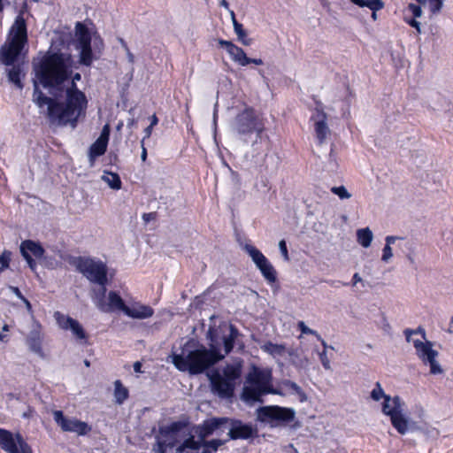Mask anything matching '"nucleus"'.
<instances>
[{
	"label": "nucleus",
	"instance_id": "obj_28",
	"mask_svg": "<svg viewBox=\"0 0 453 453\" xmlns=\"http://www.w3.org/2000/svg\"><path fill=\"white\" fill-rule=\"evenodd\" d=\"M101 179L112 189L119 190L121 188V180L118 173L104 171Z\"/></svg>",
	"mask_w": 453,
	"mask_h": 453
},
{
	"label": "nucleus",
	"instance_id": "obj_30",
	"mask_svg": "<svg viewBox=\"0 0 453 453\" xmlns=\"http://www.w3.org/2000/svg\"><path fill=\"white\" fill-rule=\"evenodd\" d=\"M402 239H403L402 237L395 236V235H388L385 238L386 244H385V247L383 248L382 257H381V260L383 262L387 263L392 258L393 251H392L391 245L394 244L397 240H402Z\"/></svg>",
	"mask_w": 453,
	"mask_h": 453
},
{
	"label": "nucleus",
	"instance_id": "obj_21",
	"mask_svg": "<svg viewBox=\"0 0 453 453\" xmlns=\"http://www.w3.org/2000/svg\"><path fill=\"white\" fill-rule=\"evenodd\" d=\"M124 314L134 319H146L153 316L154 310L150 305L132 301L127 304Z\"/></svg>",
	"mask_w": 453,
	"mask_h": 453
},
{
	"label": "nucleus",
	"instance_id": "obj_40",
	"mask_svg": "<svg viewBox=\"0 0 453 453\" xmlns=\"http://www.w3.org/2000/svg\"><path fill=\"white\" fill-rule=\"evenodd\" d=\"M319 359H320V362H321L323 367L326 370L331 369L330 359L327 357V353H326V349H323V351L319 353Z\"/></svg>",
	"mask_w": 453,
	"mask_h": 453
},
{
	"label": "nucleus",
	"instance_id": "obj_34",
	"mask_svg": "<svg viewBox=\"0 0 453 453\" xmlns=\"http://www.w3.org/2000/svg\"><path fill=\"white\" fill-rule=\"evenodd\" d=\"M424 7H427L433 14H437L442 8L443 0H417Z\"/></svg>",
	"mask_w": 453,
	"mask_h": 453
},
{
	"label": "nucleus",
	"instance_id": "obj_11",
	"mask_svg": "<svg viewBox=\"0 0 453 453\" xmlns=\"http://www.w3.org/2000/svg\"><path fill=\"white\" fill-rule=\"evenodd\" d=\"M233 128L240 135L256 133L257 137L259 138L265 130V125L252 108L246 107L235 117Z\"/></svg>",
	"mask_w": 453,
	"mask_h": 453
},
{
	"label": "nucleus",
	"instance_id": "obj_18",
	"mask_svg": "<svg viewBox=\"0 0 453 453\" xmlns=\"http://www.w3.org/2000/svg\"><path fill=\"white\" fill-rule=\"evenodd\" d=\"M55 318L58 326L65 330H71L73 334L81 341H86L87 334L82 327V326L76 319L61 314L57 311L55 313Z\"/></svg>",
	"mask_w": 453,
	"mask_h": 453
},
{
	"label": "nucleus",
	"instance_id": "obj_38",
	"mask_svg": "<svg viewBox=\"0 0 453 453\" xmlns=\"http://www.w3.org/2000/svg\"><path fill=\"white\" fill-rule=\"evenodd\" d=\"M297 326L302 334H312L315 335L318 339H320V335L318 334V332L308 327L303 321H299Z\"/></svg>",
	"mask_w": 453,
	"mask_h": 453
},
{
	"label": "nucleus",
	"instance_id": "obj_4",
	"mask_svg": "<svg viewBox=\"0 0 453 453\" xmlns=\"http://www.w3.org/2000/svg\"><path fill=\"white\" fill-rule=\"evenodd\" d=\"M73 43L79 53V63L86 66H90L94 60L100 58L104 46L100 35L81 22L75 25Z\"/></svg>",
	"mask_w": 453,
	"mask_h": 453
},
{
	"label": "nucleus",
	"instance_id": "obj_36",
	"mask_svg": "<svg viewBox=\"0 0 453 453\" xmlns=\"http://www.w3.org/2000/svg\"><path fill=\"white\" fill-rule=\"evenodd\" d=\"M331 191L338 196L341 199H349L351 197L350 193L347 190L344 186L333 187Z\"/></svg>",
	"mask_w": 453,
	"mask_h": 453
},
{
	"label": "nucleus",
	"instance_id": "obj_26",
	"mask_svg": "<svg viewBox=\"0 0 453 453\" xmlns=\"http://www.w3.org/2000/svg\"><path fill=\"white\" fill-rule=\"evenodd\" d=\"M202 447V441L195 440L194 435L188 434L187 438L184 439V441L179 444L176 449V453H185L186 450L191 449V450H198Z\"/></svg>",
	"mask_w": 453,
	"mask_h": 453
},
{
	"label": "nucleus",
	"instance_id": "obj_25",
	"mask_svg": "<svg viewBox=\"0 0 453 453\" xmlns=\"http://www.w3.org/2000/svg\"><path fill=\"white\" fill-rule=\"evenodd\" d=\"M27 342L32 351L37 354H42V335H41V326L37 323L33 325V328L31 329Z\"/></svg>",
	"mask_w": 453,
	"mask_h": 453
},
{
	"label": "nucleus",
	"instance_id": "obj_7",
	"mask_svg": "<svg viewBox=\"0 0 453 453\" xmlns=\"http://www.w3.org/2000/svg\"><path fill=\"white\" fill-rule=\"evenodd\" d=\"M242 370V361L227 364L221 371L214 370L209 375L212 393L220 398L232 397Z\"/></svg>",
	"mask_w": 453,
	"mask_h": 453
},
{
	"label": "nucleus",
	"instance_id": "obj_56",
	"mask_svg": "<svg viewBox=\"0 0 453 453\" xmlns=\"http://www.w3.org/2000/svg\"><path fill=\"white\" fill-rule=\"evenodd\" d=\"M119 41L121 47L125 50V51L129 50L127 42L122 38H119Z\"/></svg>",
	"mask_w": 453,
	"mask_h": 453
},
{
	"label": "nucleus",
	"instance_id": "obj_17",
	"mask_svg": "<svg viewBox=\"0 0 453 453\" xmlns=\"http://www.w3.org/2000/svg\"><path fill=\"white\" fill-rule=\"evenodd\" d=\"M20 252L27 262L30 269L35 271L36 262L33 259V257L41 258L43 256L44 250L39 243L27 240L21 242Z\"/></svg>",
	"mask_w": 453,
	"mask_h": 453
},
{
	"label": "nucleus",
	"instance_id": "obj_20",
	"mask_svg": "<svg viewBox=\"0 0 453 453\" xmlns=\"http://www.w3.org/2000/svg\"><path fill=\"white\" fill-rule=\"evenodd\" d=\"M21 442L26 443L19 434L12 435V433L0 429V447L8 453H23Z\"/></svg>",
	"mask_w": 453,
	"mask_h": 453
},
{
	"label": "nucleus",
	"instance_id": "obj_15",
	"mask_svg": "<svg viewBox=\"0 0 453 453\" xmlns=\"http://www.w3.org/2000/svg\"><path fill=\"white\" fill-rule=\"evenodd\" d=\"M52 414L54 421L64 432L74 433L79 436H83L91 431V426L87 422L75 418H67L61 411H54Z\"/></svg>",
	"mask_w": 453,
	"mask_h": 453
},
{
	"label": "nucleus",
	"instance_id": "obj_29",
	"mask_svg": "<svg viewBox=\"0 0 453 453\" xmlns=\"http://www.w3.org/2000/svg\"><path fill=\"white\" fill-rule=\"evenodd\" d=\"M357 239L362 247L368 248L372 242L373 234L369 227L361 228L357 231Z\"/></svg>",
	"mask_w": 453,
	"mask_h": 453
},
{
	"label": "nucleus",
	"instance_id": "obj_1",
	"mask_svg": "<svg viewBox=\"0 0 453 453\" xmlns=\"http://www.w3.org/2000/svg\"><path fill=\"white\" fill-rule=\"evenodd\" d=\"M75 68L76 62L68 52H48L34 65L36 79L52 97L35 84L33 101L51 123L75 127L79 119L86 115L88 101L76 86L81 76L73 73Z\"/></svg>",
	"mask_w": 453,
	"mask_h": 453
},
{
	"label": "nucleus",
	"instance_id": "obj_60",
	"mask_svg": "<svg viewBox=\"0 0 453 453\" xmlns=\"http://www.w3.org/2000/svg\"><path fill=\"white\" fill-rule=\"evenodd\" d=\"M221 4H222L223 6H225L226 8H227V7H228V4H227V3H226V0H222Z\"/></svg>",
	"mask_w": 453,
	"mask_h": 453
},
{
	"label": "nucleus",
	"instance_id": "obj_48",
	"mask_svg": "<svg viewBox=\"0 0 453 453\" xmlns=\"http://www.w3.org/2000/svg\"><path fill=\"white\" fill-rule=\"evenodd\" d=\"M361 281H362V278L360 277V275L357 273H355L352 277V285L356 286L358 282H361Z\"/></svg>",
	"mask_w": 453,
	"mask_h": 453
},
{
	"label": "nucleus",
	"instance_id": "obj_62",
	"mask_svg": "<svg viewBox=\"0 0 453 453\" xmlns=\"http://www.w3.org/2000/svg\"><path fill=\"white\" fill-rule=\"evenodd\" d=\"M150 216V214H143V216H142V217H143V219H144L145 220H148Z\"/></svg>",
	"mask_w": 453,
	"mask_h": 453
},
{
	"label": "nucleus",
	"instance_id": "obj_16",
	"mask_svg": "<svg viewBox=\"0 0 453 453\" xmlns=\"http://www.w3.org/2000/svg\"><path fill=\"white\" fill-rule=\"evenodd\" d=\"M111 128L109 124H105L103 127L101 134L99 137L96 140L94 143L89 148L88 150V159L90 165L93 166L96 157L104 155L107 150V145L109 142Z\"/></svg>",
	"mask_w": 453,
	"mask_h": 453
},
{
	"label": "nucleus",
	"instance_id": "obj_64",
	"mask_svg": "<svg viewBox=\"0 0 453 453\" xmlns=\"http://www.w3.org/2000/svg\"><path fill=\"white\" fill-rule=\"evenodd\" d=\"M449 325H450L451 326H453V317H452V318H451V319H450Z\"/></svg>",
	"mask_w": 453,
	"mask_h": 453
},
{
	"label": "nucleus",
	"instance_id": "obj_45",
	"mask_svg": "<svg viewBox=\"0 0 453 453\" xmlns=\"http://www.w3.org/2000/svg\"><path fill=\"white\" fill-rule=\"evenodd\" d=\"M9 289L20 300L24 299V296L17 287L10 286Z\"/></svg>",
	"mask_w": 453,
	"mask_h": 453
},
{
	"label": "nucleus",
	"instance_id": "obj_9",
	"mask_svg": "<svg viewBox=\"0 0 453 453\" xmlns=\"http://www.w3.org/2000/svg\"><path fill=\"white\" fill-rule=\"evenodd\" d=\"M186 424L182 421H175L168 426L159 428L152 451L166 452L167 449L177 447L180 439L185 434Z\"/></svg>",
	"mask_w": 453,
	"mask_h": 453
},
{
	"label": "nucleus",
	"instance_id": "obj_52",
	"mask_svg": "<svg viewBox=\"0 0 453 453\" xmlns=\"http://www.w3.org/2000/svg\"><path fill=\"white\" fill-rule=\"evenodd\" d=\"M20 447L23 453H32L31 449L27 443L21 442Z\"/></svg>",
	"mask_w": 453,
	"mask_h": 453
},
{
	"label": "nucleus",
	"instance_id": "obj_13",
	"mask_svg": "<svg viewBox=\"0 0 453 453\" xmlns=\"http://www.w3.org/2000/svg\"><path fill=\"white\" fill-rule=\"evenodd\" d=\"M243 250L250 257L265 280L269 284L274 283L277 280V273L265 256L251 244H245Z\"/></svg>",
	"mask_w": 453,
	"mask_h": 453
},
{
	"label": "nucleus",
	"instance_id": "obj_23",
	"mask_svg": "<svg viewBox=\"0 0 453 453\" xmlns=\"http://www.w3.org/2000/svg\"><path fill=\"white\" fill-rule=\"evenodd\" d=\"M218 42L221 47L225 48L232 61L241 66L248 65V57L242 48L234 44L230 41H226L223 39H219Z\"/></svg>",
	"mask_w": 453,
	"mask_h": 453
},
{
	"label": "nucleus",
	"instance_id": "obj_55",
	"mask_svg": "<svg viewBox=\"0 0 453 453\" xmlns=\"http://www.w3.org/2000/svg\"><path fill=\"white\" fill-rule=\"evenodd\" d=\"M142 364L140 362H135L134 364V370L135 372H141Z\"/></svg>",
	"mask_w": 453,
	"mask_h": 453
},
{
	"label": "nucleus",
	"instance_id": "obj_27",
	"mask_svg": "<svg viewBox=\"0 0 453 453\" xmlns=\"http://www.w3.org/2000/svg\"><path fill=\"white\" fill-rule=\"evenodd\" d=\"M260 348L264 352L268 353L273 357H283L286 353V347L284 344L273 343L272 342H265Z\"/></svg>",
	"mask_w": 453,
	"mask_h": 453
},
{
	"label": "nucleus",
	"instance_id": "obj_37",
	"mask_svg": "<svg viewBox=\"0 0 453 453\" xmlns=\"http://www.w3.org/2000/svg\"><path fill=\"white\" fill-rule=\"evenodd\" d=\"M202 441L206 445V447L210 448L212 450V452L217 451V449L226 442V441H222L219 439H213L211 441L203 440Z\"/></svg>",
	"mask_w": 453,
	"mask_h": 453
},
{
	"label": "nucleus",
	"instance_id": "obj_39",
	"mask_svg": "<svg viewBox=\"0 0 453 453\" xmlns=\"http://www.w3.org/2000/svg\"><path fill=\"white\" fill-rule=\"evenodd\" d=\"M11 257H12V252L9 250H4L0 255V264H1L2 267L5 268V269L9 267Z\"/></svg>",
	"mask_w": 453,
	"mask_h": 453
},
{
	"label": "nucleus",
	"instance_id": "obj_50",
	"mask_svg": "<svg viewBox=\"0 0 453 453\" xmlns=\"http://www.w3.org/2000/svg\"><path fill=\"white\" fill-rule=\"evenodd\" d=\"M21 301L25 303L27 311L29 313H33L32 305H31L30 302L25 296H24V299H22Z\"/></svg>",
	"mask_w": 453,
	"mask_h": 453
},
{
	"label": "nucleus",
	"instance_id": "obj_35",
	"mask_svg": "<svg viewBox=\"0 0 453 453\" xmlns=\"http://www.w3.org/2000/svg\"><path fill=\"white\" fill-rule=\"evenodd\" d=\"M232 15H233L234 29L235 34L238 36L239 41H241L242 43L246 45V46L250 45V40L247 39V35H246V32L244 31V29L242 27V25L236 21V19L234 17V13L233 12H232Z\"/></svg>",
	"mask_w": 453,
	"mask_h": 453
},
{
	"label": "nucleus",
	"instance_id": "obj_12",
	"mask_svg": "<svg viewBox=\"0 0 453 453\" xmlns=\"http://www.w3.org/2000/svg\"><path fill=\"white\" fill-rule=\"evenodd\" d=\"M91 298L96 308L103 312H125L127 304L122 297L116 291H110L106 295V286L93 288Z\"/></svg>",
	"mask_w": 453,
	"mask_h": 453
},
{
	"label": "nucleus",
	"instance_id": "obj_8",
	"mask_svg": "<svg viewBox=\"0 0 453 453\" xmlns=\"http://www.w3.org/2000/svg\"><path fill=\"white\" fill-rule=\"evenodd\" d=\"M422 337L426 340V333L423 330ZM418 330H411L406 329L404 331L406 340L408 342H411L416 350V355L422 361L425 365H429L430 373L433 375L441 374L443 372V369L441 365L437 361V357L439 353L437 350L434 349L433 343L429 341H421L418 339H413L411 337L412 334H416Z\"/></svg>",
	"mask_w": 453,
	"mask_h": 453
},
{
	"label": "nucleus",
	"instance_id": "obj_57",
	"mask_svg": "<svg viewBox=\"0 0 453 453\" xmlns=\"http://www.w3.org/2000/svg\"><path fill=\"white\" fill-rule=\"evenodd\" d=\"M202 446L203 448L202 453H212V450L210 448L206 447V445L203 441Z\"/></svg>",
	"mask_w": 453,
	"mask_h": 453
},
{
	"label": "nucleus",
	"instance_id": "obj_41",
	"mask_svg": "<svg viewBox=\"0 0 453 453\" xmlns=\"http://www.w3.org/2000/svg\"><path fill=\"white\" fill-rule=\"evenodd\" d=\"M279 249H280V253L283 256L284 259L286 261H288L289 260L288 252L286 242L284 240L280 241Z\"/></svg>",
	"mask_w": 453,
	"mask_h": 453
},
{
	"label": "nucleus",
	"instance_id": "obj_24",
	"mask_svg": "<svg viewBox=\"0 0 453 453\" xmlns=\"http://www.w3.org/2000/svg\"><path fill=\"white\" fill-rule=\"evenodd\" d=\"M227 418H211L204 420L201 425L196 427V434L201 441L213 434L222 425L227 423Z\"/></svg>",
	"mask_w": 453,
	"mask_h": 453
},
{
	"label": "nucleus",
	"instance_id": "obj_63",
	"mask_svg": "<svg viewBox=\"0 0 453 453\" xmlns=\"http://www.w3.org/2000/svg\"><path fill=\"white\" fill-rule=\"evenodd\" d=\"M4 9L3 0H0V12Z\"/></svg>",
	"mask_w": 453,
	"mask_h": 453
},
{
	"label": "nucleus",
	"instance_id": "obj_53",
	"mask_svg": "<svg viewBox=\"0 0 453 453\" xmlns=\"http://www.w3.org/2000/svg\"><path fill=\"white\" fill-rule=\"evenodd\" d=\"M287 384L290 387V388H292L296 392H298L300 390V387L295 382L288 381Z\"/></svg>",
	"mask_w": 453,
	"mask_h": 453
},
{
	"label": "nucleus",
	"instance_id": "obj_6",
	"mask_svg": "<svg viewBox=\"0 0 453 453\" xmlns=\"http://www.w3.org/2000/svg\"><path fill=\"white\" fill-rule=\"evenodd\" d=\"M27 42V32L25 19L18 15L11 27L7 40L0 50V62L5 65H12Z\"/></svg>",
	"mask_w": 453,
	"mask_h": 453
},
{
	"label": "nucleus",
	"instance_id": "obj_19",
	"mask_svg": "<svg viewBox=\"0 0 453 453\" xmlns=\"http://www.w3.org/2000/svg\"><path fill=\"white\" fill-rule=\"evenodd\" d=\"M311 120L314 122L316 138L319 143L322 144L330 132L326 124V114L322 109L317 107L311 116Z\"/></svg>",
	"mask_w": 453,
	"mask_h": 453
},
{
	"label": "nucleus",
	"instance_id": "obj_51",
	"mask_svg": "<svg viewBox=\"0 0 453 453\" xmlns=\"http://www.w3.org/2000/svg\"><path fill=\"white\" fill-rule=\"evenodd\" d=\"M126 53H127V58L128 62L130 64H134V54L130 51V50H126Z\"/></svg>",
	"mask_w": 453,
	"mask_h": 453
},
{
	"label": "nucleus",
	"instance_id": "obj_58",
	"mask_svg": "<svg viewBox=\"0 0 453 453\" xmlns=\"http://www.w3.org/2000/svg\"><path fill=\"white\" fill-rule=\"evenodd\" d=\"M157 122H158L157 118L156 117V115H153L151 117V123H150L151 127L156 126L157 124Z\"/></svg>",
	"mask_w": 453,
	"mask_h": 453
},
{
	"label": "nucleus",
	"instance_id": "obj_2",
	"mask_svg": "<svg viewBox=\"0 0 453 453\" xmlns=\"http://www.w3.org/2000/svg\"><path fill=\"white\" fill-rule=\"evenodd\" d=\"M239 333L234 326H229V334L224 336V354H220L217 347L211 343L207 349L203 345L194 348V343L187 342L180 352H173L171 356L174 366L180 372H188L195 375L203 373L206 369L222 360L234 348V342Z\"/></svg>",
	"mask_w": 453,
	"mask_h": 453
},
{
	"label": "nucleus",
	"instance_id": "obj_47",
	"mask_svg": "<svg viewBox=\"0 0 453 453\" xmlns=\"http://www.w3.org/2000/svg\"><path fill=\"white\" fill-rule=\"evenodd\" d=\"M255 64L257 65H263V60L261 58H248V65Z\"/></svg>",
	"mask_w": 453,
	"mask_h": 453
},
{
	"label": "nucleus",
	"instance_id": "obj_49",
	"mask_svg": "<svg viewBox=\"0 0 453 453\" xmlns=\"http://www.w3.org/2000/svg\"><path fill=\"white\" fill-rule=\"evenodd\" d=\"M34 412L35 411L32 408L28 407L27 411L22 414V417L25 418H29L33 416Z\"/></svg>",
	"mask_w": 453,
	"mask_h": 453
},
{
	"label": "nucleus",
	"instance_id": "obj_59",
	"mask_svg": "<svg viewBox=\"0 0 453 453\" xmlns=\"http://www.w3.org/2000/svg\"><path fill=\"white\" fill-rule=\"evenodd\" d=\"M319 340L322 342V345L324 347V349L326 350L328 348H330L331 349H334V348L332 346H328L324 340H322L321 338Z\"/></svg>",
	"mask_w": 453,
	"mask_h": 453
},
{
	"label": "nucleus",
	"instance_id": "obj_31",
	"mask_svg": "<svg viewBox=\"0 0 453 453\" xmlns=\"http://www.w3.org/2000/svg\"><path fill=\"white\" fill-rule=\"evenodd\" d=\"M128 397V389L123 386L120 380L114 382V399L118 404H122Z\"/></svg>",
	"mask_w": 453,
	"mask_h": 453
},
{
	"label": "nucleus",
	"instance_id": "obj_42",
	"mask_svg": "<svg viewBox=\"0 0 453 453\" xmlns=\"http://www.w3.org/2000/svg\"><path fill=\"white\" fill-rule=\"evenodd\" d=\"M409 10L412 12V14L415 18H418L422 14L420 6H418L417 4H409Z\"/></svg>",
	"mask_w": 453,
	"mask_h": 453
},
{
	"label": "nucleus",
	"instance_id": "obj_5",
	"mask_svg": "<svg viewBox=\"0 0 453 453\" xmlns=\"http://www.w3.org/2000/svg\"><path fill=\"white\" fill-rule=\"evenodd\" d=\"M277 393L273 388L272 370L252 365L246 376V384L242 394V399L245 402H259L262 395Z\"/></svg>",
	"mask_w": 453,
	"mask_h": 453
},
{
	"label": "nucleus",
	"instance_id": "obj_43",
	"mask_svg": "<svg viewBox=\"0 0 453 453\" xmlns=\"http://www.w3.org/2000/svg\"><path fill=\"white\" fill-rule=\"evenodd\" d=\"M405 21L412 27L416 28L418 34L421 33L420 23L415 19H405Z\"/></svg>",
	"mask_w": 453,
	"mask_h": 453
},
{
	"label": "nucleus",
	"instance_id": "obj_22",
	"mask_svg": "<svg viewBox=\"0 0 453 453\" xmlns=\"http://www.w3.org/2000/svg\"><path fill=\"white\" fill-rule=\"evenodd\" d=\"M257 434V429L250 424H244L241 420H231V428L228 436L231 440H246Z\"/></svg>",
	"mask_w": 453,
	"mask_h": 453
},
{
	"label": "nucleus",
	"instance_id": "obj_46",
	"mask_svg": "<svg viewBox=\"0 0 453 453\" xmlns=\"http://www.w3.org/2000/svg\"><path fill=\"white\" fill-rule=\"evenodd\" d=\"M141 159L142 162H145L147 159V150L144 146V139L142 140V153H141Z\"/></svg>",
	"mask_w": 453,
	"mask_h": 453
},
{
	"label": "nucleus",
	"instance_id": "obj_32",
	"mask_svg": "<svg viewBox=\"0 0 453 453\" xmlns=\"http://www.w3.org/2000/svg\"><path fill=\"white\" fill-rule=\"evenodd\" d=\"M353 4L359 7H367L371 11H380L384 7L382 0H350Z\"/></svg>",
	"mask_w": 453,
	"mask_h": 453
},
{
	"label": "nucleus",
	"instance_id": "obj_14",
	"mask_svg": "<svg viewBox=\"0 0 453 453\" xmlns=\"http://www.w3.org/2000/svg\"><path fill=\"white\" fill-rule=\"evenodd\" d=\"M295 418L292 409L277 405L264 406L257 410V418L260 422L273 423L275 421L289 422Z\"/></svg>",
	"mask_w": 453,
	"mask_h": 453
},
{
	"label": "nucleus",
	"instance_id": "obj_44",
	"mask_svg": "<svg viewBox=\"0 0 453 453\" xmlns=\"http://www.w3.org/2000/svg\"><path fill=\"white\" fill-rule=\"evenodd\" d=\"M217 121H218V103H216L214 105L213 117H212L214 132H216V130H217Z\"/></svg>",
	"mask_w": 453,
	"mask_h": 453
},
{
	"label": "nucleus",
	"instance_id": "obj_33",
	"mask_svg": "<svg viewBox=\"0 0 453 453\" xmlns=\"http://www.w3.org/2000/svg\"><path fill=\"white\" fill-rule=\"evenodd\" d=\"M8 79L18 88L21 89L23 88V84L21 82V69L19 66H13L8 70Z\"/></svg>",
	"mask_w": 453,
	"mask_h": 453
},
{
	"label": "nucleus",
	"instance_id": "obj_54",
	"mask_svg": "<svg viewBox=\"0 0 453 453\" xmlns=\"http://www.w3.org/2000/svg\"><path fill=\"white\" fill-rule=\"evenodd\" d=\"M152 128H153V127H151V125H150L149 127H147L145 128V130H144L145 137L143 138L144 140H145V138H149L151 135Z\"/></svg>",
	"mask_w": 453,
	"mask_h": 453
},
{
	"label": "nucleus",
	"instance_id": "obj_61",
	"mask_svg": "<svg viewBox=\"0 0 453 453\" xmlns=\"http://www.w3.org/2000/svg\"><path fill=\"white\" fill-rule=\"evenodd\" d=\"M372 18L375 20L377 19L376 12L372 11Z\"/></svg>",
	"mask_w": 453,
	"mask_h": 453
},
{
	"label": "nucleus",
	"instance_id": "obj_10",
	"mask_svg": "<svg viewBox=\"0 0 453 453\" xmlns=\"http://www.w3.org/2000/svg\"><path fill=\"white\" fill-rule=\"evenodd\" d=\"M75 266L89 281L98 284L99 288L106 286L108 269L103 261L90 257H79L75 261Z\"/></svg>",
	"mask_w": 453,
	"mask_h": 453
},
{
	"label": "nucleus",
	"instance_id": "obj_3",
	"mask_svg": "<svg viewBox=\"0 0 453 453\" xmlns=\"http://www.w3.org/2000/svg\"><path fill=\"white\" fill-rule=\"evenodd\" d=\"M370 397L374 402L383 400L381 411L389 418L392 426L400 434L404 435L410 431L411 420L406 410V403L400 396L387 395L380 383L376 382L370 393Z\"/></svg>",
	"mask_w": 453,
	"mask_h": 453
}]
</instances>
